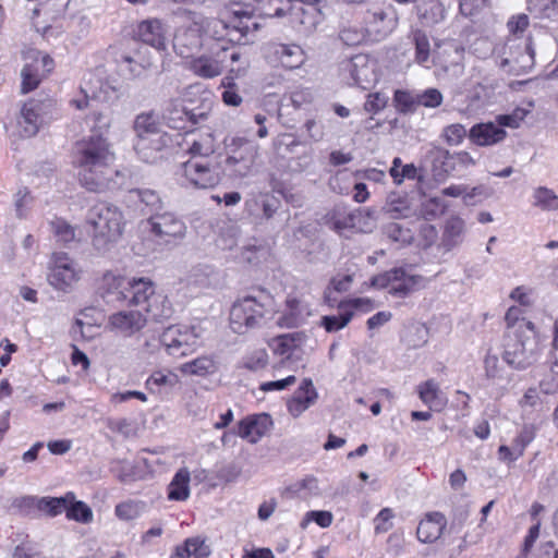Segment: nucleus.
Returning <instances> with one entry per match:
<instances>
[{"label":"nucleus","instance_id":"24","mask_svg":"<svg viewBox=\"0 0 558 558\" xmlns=\"http://www.w3.org/2000/svg\"><path fill=\"white\" fill-rule=\"evenodd\" d=\"M464 220L458 216H451L445 222L439 248L444 252H450L460 246L464 240Z\"/></svg>","mask_w":558,"mask_h":558},{"label":"nucleus","instance_id":"42","mask_svg":"<svg viewBox=\"0 0 558 558\" xmlns=\"http://www.w3.org/2000/svg\"><path fill=\"white\" fill-rule=\"evenodd\" d=\"M66 517L70 520L86 524L93 521V511L85 502L74 501V499L70 498Z\"/></svg>","mask_w":558,"mask_h":558},{"label":"nucleus","instance_id":"52","mask_svg":"<svg viewBox=\"0 0 558 558\" xmlns=\"http://www.w3.org/2000/svg\"><path fill=\"white\" fill-rule=\"evenodd\" d=\"M50 225H51V230L58 241L66 244L74 240V238H75L74 229L65 220L57 219V220L51 221Z\"/></svg>","mask_w":558,"mask_h":558},{"label":"nucleus","instance_id":"18","mask_svg":"<svg viewBox=\"0 0 558 558\" xmlns=\"http://www.w3.org/2000/svg\"><path fill=\"white\" fill-rule=\"evenodd\" d=\"M280 206V199L270 193H258L245 202V208L251 216L265 220L271 219Z\"/></svg>","mask_w":558,"mask_h":558},{"label":"nucleus","instance_id":"13","mask_svg":"<svg viewBox=\"0 0 558 558\" xmlns=\"http://www.w3.org/2000/svg\"><path fill=\"white\" fill-rule=\"evenodd\" d=\"M147 324V318L136 310L121 311L109 317L108 326L123 337H132Z\"/></svg>","mask_w":558,"mask_h":558},{"label":"nucleus","instance_id":"12","mask_svg":"<svg viewBox=\"0 0 558 558\" xmlns=\"http://www.w3.org/2000/svg\"><path fill=\"white\" fill-rule=\"evenodd\" d=\"M536 357V341L533 338L526 337L524 340L518 341L504 352V361L510 367L517 369H525L533 364Z\"/></svg>","mask_w":558,"mask_h":558},{"label":"nucleus","instance_id":"62","mask_svg":"<svg viewBox=\"0 0 558 558\" xmlns=\"http://www.w3.org/2000/svg\"><path fill=\"white\" fill-rule=\"evenodd\" d=\"M185 543L195 558H205L210 555L209 546L206 544L205 539L198 536L186 538Z\"/></svg>","mask_w":558,"mask_h":558},{"label":"nucleus","instance_id":"10","mask_svg":"<svg viewBox=\"0 0 558 558\" xmlns=\"http://www.w3.org/2000/svg\"><path fill=\"white\" fill-rule=\"evenodd\" d=\"M484 375L490 383L496 397L504 396L514 380L513 375L507 372L498 356L490 353H487L484 359Z\"/></svg>","mask_w":558,"mask_h":558},{"label":"nucleus","instance_id":"30","mask_svg":"<svg viewBox=\"0 0 558 558\" xmlns=\"http://www.w3.org/2000/svg\"><path fill=\"white\" fill-rule=\"evenodd\" d=\"M133 129L136 134V140L166 134L159 130L158 118L153 111L137 114L134 120Z\"/></svg>","mask_w":558,"mask_h":558},{"label":"nucleus","instance_id":"34","mask_svg":"<svg viewBox=\"0 0 558 558\" xmlns=\"http://www.w3.org/2000/svg\"><path fill=\"white\" fill-rule=\"evenodd\" d=\"M184 331L181 330V328L171 326L167 328L161 337L160 342L166 347L167 352L175 357L179 356H185L186 351H180L182 348V339H183Z\"/></svg>","mask_w":558,"mask_h":558},{"label":"nucleus","instance_id":"44","mask_svg":"<svg viewBox=\"0 0 558 558\" xmlns=\"http://www.w3.org/2000/svg\"><path fill=\"white\" fill-rule=\"evenodd\" d=\"M74 499L73 494H68L65 497H45L39 500V508L48 514L54 517L68 509L69 499Z\"/></svg>","mask_w":558,"mask_h":558},{"label":"nucleus","instance_id":"6","mask_svg":"<svg viewBox=\"0 0 558 558\" xmlns=\"http://www.w3.org/2000/svg\"><path fill=\"white\" fill-rule=\"evenodd\" d=\"M257 147L250 142L241 143L227 156L222 171L229 177H246L255 162Z\"/></svg>","mask_w":558,"mask_h":558},{"label":"nucleus","instance_id":"23","mask_svg":"<svg viewBox=\"0 0 558 558\" xmlns=\"http://www.w3.org/2000/svg\"><path fill=\"white\" fill-rule=\"evenodd\" d=\"M269 51L282 66L290 70L300 68L306 60L304 50L295 44H271Z\"/></svg>","mask_w":558,"mask_h":558},{"label":"nucleus","instance_id":"48","mask_svg":"<svg viewBox=\"0 0 558 558\" xmlns=\"http://www.w3.org/2000/svg\"><path fill=\"white\" fill-rule=\"evenodd\" d=\"M179 378L172 372L156 371L146 380V386L149 389L156 387H174L178 385Z\"/></svg>","mask_w":558,"mask_h":558},{"label":"nucleus","instance_id":"14","mask_svg":"<svg viewBox=\"0 0 558 558\" xmlns=\"http://www.w3.org/2000/svg\"><path fill=\"white\" fill-rule=\"evenodd\" d=\"M171 143V137L168 134H160L149 138L136 140L134 149L138 157L148 163H155L163 156V151Z\"/></svg>","mask_w":558,"mask_h":558},{"label":"nucleus","instance_id":"1","mask_svg":"<svg viewBox=\"0 0 558 558\" xmlns=\"http://www.w3.org/2000/svg\"><path fill=\"white\" fill-rule=\"evenodd\" d=\"M114 159L107 140L101 135H92L75 145V162L80 168L78 178L82 185L100 193L110 185Z\"/></svg>","mask_w":558,"mask_h":558},{"label":"nucleus","instance_id":"64","mask_svg":"<svg viewBox=\"0 0 558 558\" xmlns=\"http://www.w3.org/2000/svg\"><path fill=\"white\" fill-rule=\"evenodd\" d=\"M466 135V130L462 124H451L444 130V136L449 145H458Z\"/></svg>","mask_w":558,"mask_h":558},{"label":"nucleus","instance_id":"25","mask_svg":"<svg viewBox=\"0 0 558 558\" xmlns=\"http://www.w3.org/2000/svg\"><path fill=\"white\" fill-rule=\"evenodd\" d=\"M507 132L493 122L478 123L471 128L469 137L478 146H490L506 137Z\"/></svg>","mask_w":558,"mask_h":558},{"label":"nucleus","instance_id":"55","mask_svg":"<svg viewBox=\"0 0 558 558\" xmlns=\"http://www.w3.org/2000/svg\"><path fill=\"white\" fill-rule=\"evenodd\" d=\"M333 515L330 511H308L300 523L302 529H305L311 521H315L320 527H328L331 525Z\"/></svg>","mask_w":558,"mask_h":558},{"label":"nucleus","instance_id":"2","mask_svg":"<svg viewBox=\"0 0 558 558\" xmlns=\"http://www.w3.org/2000/svg\"><path fill=\"white\" fill-rule=\"evenodd\" d=\"M86 223L93 228L92 246L99 254L109 252L120 240L125 225L121 209L112 204L98 203L89 208Z\"/></svg>","mask_w":558,"mask_h":558},{"label":"nucleus","instance_id":"21","mask_svg":"<svg viewBox=\"0 0 558 558\" xmlns=\"http://www.w3.org/2000/svg\"><path fill=\"white\" fill-rule=\"evenodd\" d=\"M318 395L312 379L304 378L292 399L288 402L289 413L298 417L315 403Z\"/></svg>","mask_w":558,"mask_h":558},{"label":"nucleus","instance_id":"5","mask_svg":"<svg viewBox=\"0 0 558 558\" xmlns=\"http://www.w3.org/2000/svg\"><path fill=\"white\" fill-rule=\"evenodd\" d=\"M178 174L185 179L186 184L197 189H210L220 182L221 169L218 165L193 158L181 165Z\"/></svg>","mask_w":558,"mask_h":558},{"label":"nucleus","instance_id":"43","mask_svg":"<svg viewBox=\"0 0 558 558\" xmlns=\"http://www.w3.org/2000/svg\"><path fill=\"white\" fill-rule=\"evenodd\" d=\"M440 395L441 392L438 384L433 379H429L418 386V396L425 404L429 405V408H436L441 404Z\"/></svg>","mask_w":558,"mask_h":558},{"label":"nucleus","instance_id":"27","mask_svg":"<svg viewBox=\"0 0 558 558\" xmlns=\"http://www.w3.org/2000/svg\"><path fill=\"white\" fill-rule=\"evenodd\" d=\"M446 526V518L439 512L427 514L416 530L417 539L422 543H434L437 541Z\"/></svg>","mask_w":558,"mask_h":558},{"label":"nucleus","instance_id":"56","mask_svg":"<svg viewBox=\"0 0 558 558\" xmlns=\"http://www.w3.org/2000/svg\"><path fill=\"white\" fill-rule=\"evenodd\" d=\"M393 100L396 102L397 109L403 113L412 111L414 106L417 105V96H414L407 90H396Z\"/></svg>","mask_w":558,"mask_h":558},{"label":"nucleus","instance_id":"32","mask_svg":"<svg viewBox=\"0 0 558 558\" xmlns=\"http://www.w3.org/2000/svg\"><path fill=\"white\" fill-rule=\"evenodd\" d=\"M181 373L190 376H207L217 371V364L210 356H201L180 366Z\"/></svg>","mask_w":558,"mask_h":558},{"label":"nucleus","instance_id":"50","mask_svg":"<svg viewBox=\"0 0 558 558\" xmlns=\"http://www.w3.org/2000/svg\"><path fill=\"white\" fill-rule=\"evenodd\" d=\"M268 363V354L265 349H258L247 354L242 362L244 368L248 371H259L266 367Z\"/></svg>","mask_w":558,"mask_h":558},{"label":"nucleus","instance_id":"22","mask_svg":"<svg viewBox=\"0 0 558 558\" xmlns=\"http://www.w3.org/2000/svg\"><path fill=\"white\" fill-rule=\"evenodd\" d=\"M128 279L107 271L98 283V292L107 303L121 302L125 298Z\"/></svg>","mask_w":558,"mask_h":558},{"label":"nucleus","instance_id":"28","mask_svg":"<svg viewBox=\"0 0 558 558\" xmlns=\"http://www.w3.org/2000/svg\"><path fill=\"white\" fill-rule=\"evenodd\" d=\"M136 36L144 44L149 45L157 50H163L166 48V38L163 36L161 23L158 20H148L140 23Z\"/></svg>","mask_w":558,"mask_h":558},{"label":"nucleus","instance_id":"4","mask_svg":"<svg viewBox=\"0 0 558 558\" xmlns=\"http://www.w3.org/2000/svg\"><path fill=\"white\" fill-rule=\"evenodd\" d=\"M371 286L377 289H388L395 298L404 299L425 286V278L421 275L410 274L403 267H396L374 276Z\"/></svg>","mask_w":558,"mask_h":558},{"label":"nucleus","instance_id":"38","mask_svg":"<svg viewBox=\"0 0 558 558\" xmlns=\"http://www.w3.org/2000/svg\"><path fill=\"white\" fill-rule=\"evenodd\" d=\"M260 15L268 17H282L289 13L290 0H256Z\"/></svg>","mask_w":558,"mask_h":558},{"label":"nucleus","instance_id":"35","mask_svg":"<svg viewBox=\"0 0 558 558\" xmlns=\"http://www.w3.org/2000/svg\"><path fill=\"white\" fill-rule=\"evenodd\" d=\"M274 146L277 150V154L280 157L287 159V161L291 156H295L302 148L306 147L294 135L288 133L279 135L275 140Z\"/></svg>","mask_w":558,"mask_h":558},{"label":"nucleus","instance_id":"29","mask_svg":"<svg viewBox=\"0 0 558 558\" xmlns=\"http://www.w3.org/2000/svg\"><path fill=\"white\" fill-rule=\"evenodd\" d=\"M40 51L31 49L25 53V59H32L33 63H26L21 72L22 85L21 90L23 94L29 93L37 88L40 83L38 75V57Z\"/></svg>","mask_w":558,"mask_h":558},{"label":"nucleus","instance_id":"17","mask_svg":"<svg viewBox=\"0 0 558 558\" xmlns=\"http://www.w3.org/2000/svg\"><path fill=\"white\" fill-rule=\"evenodd\" d=\"M271 426L270 415L262 413L242 420L238 425V434L240 437L255 444L270 430Z\"/></svg>","mask_w":558,"mask_h":558},{"label":"nucleus","instance_id":"46","mask_svg":"<svg viewBox=\"0 0 558 558\" xmlns=\"http://www.w3.org/2000/svg\"><path fill=\"white\" fill-rule=\"evenodd\" d=\"M303 490L306 492V497L317 496L319 494L318 481L314 476H306L305 478L288 486L284 490V494L294 497L295 495L301 494Z\"/></svg>","mask_w":558,"mask_h":558},{"label":"nucleus","instance_id":"51","mask_svg":"<svg viewBox=\"0 0 558 558\" xmlns=\"http://www.w3.org/2000/svg\"><path fill=\"white\" fill-rule=\"evenodd\" d=\"M144 509L142 501H125L117 505L116 514L122 520H133L137 518Z\"/></svg>","mask_w":558,"mask_h":558},{"label":"nucleus","instance_id":"39","mask_svg":"<svg viewBox=\"0 0 558 558\" xmlns=\"http://www.w3.org/2000/svg\"><path fill=\"white\" fill-rule=\"evenodd\" d=\"M306 339L303 332H293L279 336L275 339V352L280 355H290L293 349L299 348Z\"/></svg>","mask_w":558,"mask_h":558},{"label":"nucleus","instance_id":"8","mask_svg":"<svg viewBox=\"0 0 558 558\" xmlns=\"http://www.w3.org/2000/svg\"><path fill=\"white\" fill-rule=\"evenodd\" d=\"M204 29L201 24L194 22L181 26L173 37V49L182 58H190L203 46Z\"/></svg>","mask_w":558,"mask_h":558},{"label":"nucleus","instance_id":"41","mask_svg":"<svg viewBox=\"0 0 558 558\" xmlns=\"http://www.w3.org/2000/svg\"><path fill=\"white\" fill-rule=\"evenodd\" d=\"M314 163L313 148H302L295 156H291L287 161V168L291 172H303Z\"/></svg>","mask_w":558,"mask_h":558},{"label":"nucleus","instance_id":"59","mask_svg":"<svg viewBox=\"0 0 558 558\" xmlns=\"http://www.w3.org/2000/svg\"><path fill=\"white\" fill-rule=\"evenodd\" d=\"M329 223L331 229L341 233L343 230L354 227V217L351 214L336 211Z\"/></svg>","mask_w":558,"mask_h":558},{"label":"nucleus","instance_id":"15","mask_svg":"<svg viewBox=\"0 0 558 558\" xmlns=\"http://www.w3.org/2000/svg\"><path fill=\"white\" fill-rule=\"evenodd\" d=\"M289 15L295 29L304 35L315 31L320 19L316 5H304L302 3H292L289 5Z\"/></svg>","mask_w":558,"mask_h":558},{"label":"nucleus","instance_id":"45","mask_svg":"<svg viewBox=\"0 0 558 558\" xmlns=\"http://www.w3.org/2000/svg\"><path fill=\"white\" fill-rule=\"evenodd\" d=\"M258 28V24L252 20L250 16H245L243 19H236L231 29L229 28V35L233 36V39L241 41L245 39V41H248L247 36L253 31H256Z\"/></svg>","mask_w":558,"mask_h":558},{"label":"nucleus","instance_id":"20","mask_svg":"<svg viewBox=\"0 0 558 558\" xmlns=\"http://www.w3.org/2000/svg\"><path fill=\"white\" fill-rule=\"evenodd\" d=\"M343 70L350 74L352 85L365 89L373 82L374 69L365 54L352 57L344 63Z\"/></svg>","mask_w":558,"mask_h":558},{"label":"nucleus","instance_id":"36","mask_svg":"<svg viewBox=\"0 0 558 558\" xmlns=\"http://www.w3.org/2000/svg\"><path fill=\"white\" fill-rule=\"evenodd\" d=\"M167 124L171 129L184 130L189 124L187 108L177 101H171L165 112Z\"/></svg>","mask_w":558,"mask_h":558},{"label":"nucleus","instance_id":"19","mask_svg":"<svg viewBox=\"0 0 558 558\" xmlns=\"http://www.w3.org/2000/svg\"><path fill=\"white\" fill-rule=\"evenodd\" d=\"M156 293L155 286L147 278L128 279L123 301L134 306H145Z\"/></svg>","mask_w":558,"mask_h":558},{"label":"nucleus","instance_id":"61","mask_svg":"<svg viewBox=\"0 0 558 558\" xmlns=\"http://www.w3.org/2000/svg\"><path fill=\"white\" fill-rule=\"evenodd\" d=\"M418 17L427 25L436 24L444 19V9L440 3H433L424 12L418 9Z\"/></svg>","mask_w":558,"mask_h":558},{"label":"nucleus","instance_id":"53","mask_svg":"<svg viewBox=\"0 0 558 558\" xmlns=\"http://www.w3.org/2000/svg\"><path fill=\"white\" fill-rule=\"evenodd\" d=\"M413 41L416 50V61L424 63L429 58V40L426 34L422 31H415L413 33Z\"/></svg>","mask_w":558,"mask_h":558},{"label":"nucleus","instance_id":"16","mask_svg":"<svg viewBox=\"0 0 558 558\" xmlns=\"http://www.w3.org/2000/svg\"><path fill=\"white\" fill-rule=\"evenodd\" d=\"M44 106L43 101L35 99H31L23 105L17 123L24 136H34L39 131L44 122Z\"/></svg>","mask_w":558,"mask_h":558},{"label":"nucleus","instance_id":"3","mask_svg":"<svg viewBox=\"0 0 558 558\" xmlns=\"http://www.w3.org/2000/svg\"><path fill=\"white\" fill-rule=\"evenodd\" d=\"M276 313V303L269 293L260 292L257 296L238 300L230 310V327L236 333L259 327Z\"/></svg>","mask_w":558,"mask_h":558},{"label":"nucleus","instance_id":"49","mask_svg":"<svg viewBox=\"0 0 558 558\" xmlns=\"http://www.w3.org/2000/svg\"><path fill=\"white\" fill-rule=\"evenodd\" d=\"M353 317V312L343 311L339 315L324 316L322 325L328 332L338 331L344 328Z\"/></svg>","mask_w":558,"mask_h":558},{"label":"nucleus","instance_id":"58","mask_svg":"<svg viewBox=\"0 0 558 558\" xmlns=\"http://www.w3.org/2000/svg\"><path fill=\"white\" fill-rule=\"evenodd\" d=\"M417 105L426 108H437L442 102V94L437 88H427L421 94H417Z\"/></svg>","mask_w":558,"mask_h":558},{"label":"nucleus","instance_id":"37","mask_svg":"<svg viewBox=\"0 0 558 558\" xmlns=\"http://www.w3.org/2000/svg\"><path fill=\"white\" fill-rule=\"evenodd\" d=\"M533 206L545 211H557L558 195L546 186H538L533 191Z\"/></svg>","mask_w":558,"mask_h":558},{"label":"nucleus","instance_id":"57","mask_svg":"<svg viewBox=\"0 0 558 558\" xmlns=\"http://www.w3.org/2000/svg\"><path fill=\"white\" fill-rule=\"evenodd\" d=\"M493 194L494 190L484 184H480L471 189L468 187L464 195V204L475 205L478 199L492 197Z\"/></svg>","mask_w":558,"mask_h":558},{"label":"nucleus","instance_id":"40","mask_svg":"<svg viewBox=\"0 0 558 558\" xmlns=\"http://www.w3.org/2000/svg\"><path fill=\"white\" fill-rule=\"evenodd\" d=\"M441 155L444 159L442 166L447 172L453 171L457 166L466 169L475 166L476 163V160L468 151L450 154L448 150H444Z\"/></svg>","mask_w":558,"mask_h":558},{"label":"nucleus","instance_id":"9","mask_svg":"<svg viewBox=\"0 0 558 558\" xmlns=\"http://www.w3.org/2000/svg\"><path fill=\"white\" fill-rule=\"evenodd\" d=\"M228 50L219 47L213 50L210 54H203L192 59L189 69L197 76L203 78H213L219 76L228 65Z\"/></svg>","mask_w":558,"mask_h":558},{"label":"nucleus","instance_id":"54","mask_svg":"<svg viewBox=\"0 0 558 558\" xmlns=\"http://www.w3.org/2000/svg\"><path fill=\"white\" fill-rule=\"evenodd\" d=\"M445 205L438 197H430L422 203L421 214L426 220H432L444 213Z\"/></svg>","mask_w":558,"mask_h":558},{"label":"nucleus","instance_id":"47","mask_svg":"<svg viewBox=\"0 0 558 558\" xmlns=\"http://www.w3.org/2000/svg\"><path fill=\"white\" fill-rule=\"evenodd\" d=\"M340 40L350 47L359 46L366 39V32L360 26L343 27L339 33Z\"/></svg>","mask_w":558,"mask_h":558},{"label":"nucleus","instance_id":"26","mask_svg":"<svg viewBox=\"0 0 558 558\" xmlns=\"http://www.w3.org/2000/svg\"><path fill=\"white\" fill-rule=\"evenodd\" d=\"M189 153L194 157H208L216 149V140L209 129H202L187 133Z\"/></svg>","mask_w":558,"mask_h":558},{"label":"nucleus","instance_id":"7","mask_svg":"<svg viewBox=\"0 0 558 558\" xmlns=\"http://www.w3.org/2000/svg\"><path fill=\"white\" fill-rule=\"evenodd\" d=\"M80 279L76 264L63 253L54 254V264L48 275L49 283L61 291H68Z\"/></svg>","mask_w":558,"mask_h":558},{"label":"nucleus","instance_id":"63","mask_svg":"<svg viewBox=\"0 0 558 558\" xmlns=\"http://www.w3.org/2000/svg\"><path fill=\"white\" fill-rule=\"evenodd\" d=\"M298 304H299V301L295 300L294 298L287 300V313L283 314L278 319V325H280L282 327H288V328L295 327V325L298 323V317L295 314Z\"/></svg>","mask_w":558,"mask_h":558},{"label":"nucleus","instance_id":"31","mask_svg":"<svg viewBox=\"0 0 558 558\" xmlns=\"http://www.w3.org/2000/svg\"><path fill=\"white\" fill-rule=\"evenodd\" d=\"M190 472L187 469H180L168 485V498L182 501L190 496Z\"/></svg>","mask_w":558,"mask_h":558},{"label":"nucleus","instance_id":"33","mask_svg":"<svg viewBox=\"0 0 558 558\" xmlns=\"http://www.w3.org/2000/svg\"><path fill=\"white\" fill-rule=\"evenodd\" d=\"M145 311L156 322H161L171 317L173 310L168 298L162 293L156 292L150 301L145 305Z\"/></svg>","mask_w":558,"mask_h":558},{"label":"nucleus","instance_id":"60","mask_svg":"<svg viewBox=\"0 0 558 558\" xmlns=\"http://www.w3.org/2000/svg\"><path fill=\"white\" fill-rule=\"evenodd\" d=\"M388 102V97L383 93H374L367 96L364 104V110L369 113H378L381 111Z\"/></svg>","mask_w":558,"mask_h":558},{"label":"nucleus","instance_id":"11","mask_svg":"<svg viewBox=\"0 0 558 558\" xmlns=\"http://www.w3.org/2000/svg\"><path fill=\"white\" fill-rule=\"evenodd\" d=\"M148 225L151 232L167 243L171 239H182L186 231L184 222L172 213L155 214L148 219Z\"/></svg>","mask_w":558,"mask_h":558}]
</instances>
